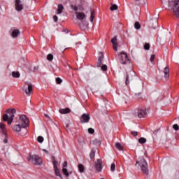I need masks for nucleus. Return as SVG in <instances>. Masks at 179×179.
<instances>
[{"label": "nucleus", "instance_id": "1", "mask_svg": "<svg viewBox=\"0 0 179 179\" xmlns=\"http://www.w3.org/2000/svg\"><path fill=\"white\" fill-rule=\"evenodd\" d=\"M169 8L173 10L176 17H178L179 19V0H173L169 1Z\"/></svg>", "mask_w": 179, "mask_h": 179}, {"label": "nucleus", "instance_id": "2", "mask_svg": "<svg viewBox=\"0 0 179 179\" xmlns=\"http://www.w3.org/2000/svg\"><path fill=\"white\" fill-rule=\"evenodd\" d=\"M136 164H139L143 173H144V174H146V176H148V174H149V169L148 168V162H146V160H145V159L142 158L139 162H137L136 163Z\"/></svg>", "mask_w": 179, "mask_h": 179}, {"label": "nucleus", "instance_id": "3", "mask_svg": "<svg viewBox=\"0 0 179 179\" xmlns=\"http://www.w3.org/2000/svg\"><path fill=\"white\" fill-rule=\"evenodd\" d=\"M16 122L20 124L22 127H24L25 128L29 127V119H27V117L24 115H21L17 120Z\"/></svg>", "mask_w": 179, "mask_h": 179}, {"label": "nucleus", "instance_id": "4", "mask_svg": "<svg viewBox=\"0 0 179 179\" xmlns=\"http://www.w3.org/2000/svg\"><path fill=\"white\" fill-rule=\"evenodd\" d=\"M118 57L120 64L124 65L125 64L129 63V58H128V55L127 53L122 52L118 53Z\"/></svg>", "mask_w": 179, "mask_h": 179}, {"label": "nucleus", "instance_id": "5", "mask_svg": "<svg viewBox=\"0 0 179 179\" xmlns=\"http://www.w3.org/2000/svg\"><path fill=\"white\" fill-rule=\"evenodd\" d=\"M28 160H31L33 164L40 166L43 163L41 158L37 155H31L28 157Z\"/></svg>", "mask_w": 179, "mask_h": 179}, {"label": "nucleus", "instance_id": "6", "mask_svg": "<svg viewBox=\"0 0 179 179\" xmlns=\"http://www.w3.org/2000/svg\"><path fill=\"white\" fill-rule=\"evenodd\" d=\"M6 113L7 114L9 115L8 125H10V124L13 122V119L15 118V114H16V109L15 108L7 109Z\"/></svg>", "mask_w": 179, "mask_h": 179}, {"label": "nucleus", "instance_id": "7", "mask_svg": "<svg viewBox=\"0 0 179 179\" xmlns=\"http://www.w3.org/2000/svg\"><path fill=\"white\" fill-rule=\"evenodd\" d=\"M134 78H135L134 71L131 70L129 73H127L125 85L128 86V85H129V82H132V80H134Z\"/></svg>", "mask_w": 179, "mask_h": 179}, {"label": "nucleus", "instance_id": "8", "mask_svg": "<svg viewBox=\"0 0 179 179\" xmlns=\"http://www.w3.org/2000/svg\"><path fill=\"white\" fill-rule=\"evenodd\" d=\"M0 129L1 132L3 134V137L4 138L3 139V143H6L8 142V134L6 133V125L5 124L0 122Z\"/></svg>", "mask_w": 179, "mask_h": 179}, {"label": "nucleus", "instance_id": "9", "mask_svg": "<svg viewBox=\"0 0 179 179\" xmlns=\"http://www.w3.org/2000/svg\"><path fill=\"white\" fill-rule=\"evenodd\" d=\"M52 164L55 176H57V177L62 178V174H61V171L59 170V169H58V161L54 160L52 162Z\"/></svg>", "mask_w": 179, "mask_h": 179}, {"label": "nucleus", "instance_id": "10", "mask_svg": "<svg viewBox=\"0 0 179 179\" xmlns=\"http://www.w3.org/2000/svg\"><path fill=\"white\" fill-rule=\"evenodd\" d=\"M94 167L98 173H101V170H103V161H101L100 159H98L95 162Z\"/></svg>", "mask_w": 179, "mask_h": 179}, {"label": "nucleus", "instance_id": "11", "mask_svg": "<svg viewBox=\"0 0 179 179\" xmlns=\"http://www.w3.org/2000/svg\"><path fill=\"white\" fill-rule=\"evenodd\" d=\"M15 8L17 12H22L23 10V3L20 0H15Z\"/></svg>", "mask_w": 179, "mask_h": 179}, {"label": "nucleus", "instance_id": "12", "mask_svg": "<svg viewBox=\"0 0 179 179\" xmlns=\"http://www.w3.org/2000/svg\"><path fill=\"white\" fill-rule=\"evenodd\" d=\"M66 167H68V162H64L63 164V169L62 172L64 176H66V177H69L71 174H72V171H68V169H66Z\"/></svg>", "mask_w": 179, "mask_h": 179}, {"label": "nucleus", "instance_id": "13", "mask_svg": "<svg viewBox=\"0 0 179 179\" xmlns=\"http://www.w3.org/2000/svg\"><path fill=\"white\" fill-rule=\"evenodd\" d=\"M137 115L138 118H145L148 115V112L146 109H138L137 110Z\"/></svg>", "mask_w": 179, "mask_h": 179}, {"label": "nucleus", "instance_id": "14", "mask_svg": "<svg viewBox=\"0 0 179 179\" xmlns=\"http://www.w3.org/2000/svg\"><path fill=\"white\" fill-rule=\"evenodd\" d=\"M90 121V115L89 114L84 113L80 117V122L83 124L87 123Z\"/></svg>", "mask_w": 179, "mask_h": 179}, {"label": "nucleus", "instance_id": "15", "mask_svg": "<svg viewBox=\"0 0 179 179\" xmlns=\"http://www.w3.org/2000/svg\"><path fill=\"white\" fill-rule=\"evenodd\" d=\"M10 36L13 38H16L20 36V31L17 29H10Z\"/></svg>", "mask_w": 179, "mask_h": 179}, {"label": "nucleus", "instance_id": "16", "mask_svg": "<svg viewBox=\"0 0 179 179\" xmlns=\"http://www.w3.org/2000/svg\"><path fill=\"white\" fill-rule=\"evenodd\" d=\"M22 128H26L24 126H22V124H19L17 122H15V124L13 127V131L14 132H20L22 131Z\"/></svg>", "mask_w": 179, "mask_h": 179}, {"label": "nucleus", "instance_id": "17", "mask_svg": "<svg viewBox=\"0 0 179 179\" xmlns=\"http://www.w3.org/2000/svg\"><path fill=\"white\" fill-rule=\"evenodd\" d=\"M22 90L24 92V93H26V94H30V93H31L33 91V86H31V85H29L27 87L24 85Z\"/></svg>", "mask_w": 179, "mask_h": 179}, {"label": "nucleus", "instance_id": "18", "mask_svg": "<svg viewBox=\"0 0 179 179\" xmlns=\"http://www.w3.org/2000/svg\"><path fill=\"white\" fill-rule=\"evenodd\" d=\"M111 43L113 45V50L115 51H117V50H118V42H117V36H115L111 39Z\"/></svg>", "mask_w": 179, "mask_h": 179}, {"label": "nucleus", "instance_id": "19", "mask_svg": "<svg viewBox=\"0 0 179 179\" xmlns=\"http://www.w3.org/2000/svg\"><path fill=\"white\" fill-rule=\"evenodd\" d=\"M76 15L78 20H83L86 17V15L84 13L76 12Z\"/></svg>", "mask_w": 179, "mask_h": 179}, {"label": "nucleus", "instance_id": "20", "mask_svg": "<svg viewBox=\"0 0 179 179\" xmlns=\"http://www.w3.org/2000/svg\"><path fill=\"white\" fill-rule=\"evenodd\" d=\"M164 73L165 79H169L170 76V69L169 66H166L164 69Z\"/></svg>", "mask_w": 179, "mask_h": 179}, {"label": "nucleus", "instance_id": "21", "mask_svg": "<svg viewBox=\"0 0 179 179\" xmlns=\"http://www.w3.org/2000/svg\"><path fill=\"white\" fill-rule=\"evenodd\" d=\"M103 59H104V55H103V52H99V57L98 59V64L101 65V64H103Z\"/></svg>", "mask_w": 179, "mask_h": 179}, {"label": "nucleus", "instance_id": "22", "mask_svg": "<svg viewBox=\"0 0 179 179\" xmlns=\"http://www.w3.org/2000/svg\"><path fill=\"white\" fill-rule=\"evenodd\" d=\"M59 112L60 113V114H69V113H71V109H69V108L59 109Z\"/></svg>", "mask_w": 179, "mask_h": 179}, {"label": "nucleus", "instance_id": "23", "mask_svg": "<svg viewBox=\"0 0 179 179\" xmlns=\"http://www.w3.org/2000/svg\"><path fill=\"white\" fill-rule=\"evenodd\" d=\"M96 152H97V148H93L90 152V157L91 159H93V158L96 156Z\"/></svg>", "mask_w": 179, "mask_h": 179}, {"label": "nucleus", "instance_id": "24", "mask_svg": "<svg viewBox=\"0 0 179 179\" xmlns=\"http://www.w3.org/2000/svg\"><path fill=\"white\" fill-rule=\"evenodd\" d=\"M62 10H64V6H62V4H59L57 8V15H61V13H62Z\"/></svg>", "mask_w": 179, "mask_h": 179}, {"label": "nucleus", "instance_id": "25", "mask_svg": "<svg viewBox=\"0 0 179 179\" xmlns=\"http://www.w3.org/2000/svg\"><path fill=\"white\" fill-rule=\"evenodd\" d=\"M12 76L13 78H20V73H19V71H13L12 72Z\"/></svg>", "mask_w": 179, "mask_h": 179}, {"label": "nucleus", "instance_id": "26", "mask_svg": "<svg viewBox=\"0 0 179 179\" xmlns=\"http://www.w3.org/2000/svg\"><path fill=\"white\" fill-rule=\"evenodd\" d=\"M90 20L91 23H93L94 20V11H91V15L90 17Z\"/></svg>", "mask_w": 179, "mask_h": 179}, {"label": "nucleus", "instance_id": "27", "mask_svg": "<svg viewBox=\"0 0 179 179\" xmlns=\"http://www.w3.org/2000/svg\"><path fill=\"white\" fill-rule=\"evenodd\" d=\"M3 120L5 121V122H7V124H8L9 115L8 114H4L3 115Z\"/></svg>", "mask_w": 179, "mask_h": 179}, {"label": "nucleus", "instance_id": "28", "mask_svg": "<svg viewBox=\"0 0 179 179\" xmlns=\"http://www.w3.org/2000/svg\"><path fill=\"white\" fill-rule=\"evenodd\" d=\"M78 170H79L80 173H83L85 171V166H83V164H79Z\"/></svg>", "mask_w": 179, "mask_h": 179}, {"label": "nucleus", "instance_id": "29", "mask_svg": "<svg viewBox=\"0 0 179 179\" xmlns=\"http://www.w3.org/2000/svg\"><path fill=\"white\" fill-rule=\"evenodd\" d=\"M78 143H80V145L85 144V138L83 137H79L78 139Z\"/></svg>", "mask_w": 179, "mask_h": 179}, {"label": "nucleus", "instance_id": "30", "mask_svg": "<svg viewBox=\"0 0 179 179\" xmlns=\"http://www.w3.org/2000/svg\"><path fill=\"white\" fill-rule=\"evenodd\" d=\"M115 147L117 150H123L122 145H121V143H116Z\"/></svg>", "mask_w": 179, "mask_h": 179}, {"label": "nucleus", "instance_id": "31", "mask_svg": "<svg viewBox=\"0 0 179 179\" xmlns=\"http://www.w3.org/2000/svg\"><path fill=\"white\" fill-rule=\"evenodd\" d=\"M134 29H136V30H139V29H141V23L136 22L134 23Z\"/></svg>", "mask_w": 179, "mask_h": 179}, {"label": "nucleus", "instance_id": "32", "mask_svg": "<svg viewBox=\"0 0 179 179\" xmlns=\"http://www.w3.org/2000/svg\"><path fill=\"white\" fill-rule=\"evenodd\" d=\"M138 142L141 144L146 143V138L141 137L138 139Z\"/></svg>", "mask_w": 179, "mask_h": 179}, {"label": "nucleus", "instance_id": "33", "mask_svg": "<svg viewBox=\"0 0 179 179\" xmlns=\"http://www.w3.org/2000/svg\"><path fill=\"white\" fill-rule=\"evenodd\" d=\"M47 59L48 61H52V59H54V55H52V54L48 55Z\"/></svg>", "mask_w": 179, "mask_h": 179}, {"label": "nucleus", "instance_id": "34", "mask_svg": "<svg viewBox=\"0 0 179 179\" xmlns=\"http://www.w3.org/2000/svg\"><path fill=\"white\" fill-rule=\"evenodd\" d=\"M37 141L39 143H43L44 142V138L43 136H38Z\"/></svg>", "mask_w": 179, "mask_h": 179}, {"label": "nucleus", "instance_id": "35", "mask_svg": "<svg viewBox=\"0 0 179 179\" xmlns=\"http://www.w3.org/2000/svg\"><path fill=\"white\" fill-rule=\"evenodd\" d=\"M118 9V6L113 4L110 7V10H117Z\"/></svg>", "mask_w": 179, "mask_h": 179}, {"label": "nucleus", "instance_id": "36", "mask_svg": "<svg viewBox=\"0 0 179 179\" xmlns=\"http://www.w3.org/2000/svg\"><path fill=\"white\" fill-rule=\"evenodd\" d=\"M110 170H111V171H115V163L111 164Z\"/></svg>", "mask_w": 179, "mask_h": 179}, {"label": "nucleus", "instance_id": "37", "mask_svg": "<svg viewBox=\"0 0 179 179\" xmlns=\"http://www.w3.org/2000/svg\"><path fill=\"white\" fill-rule=\"evenodd\" d=\"M56 82H57V85H61V83H62V80L59 78H57Z\"/></svg>", "mask_w": 179, "mask_h": 179}, {"label": "nucleus", "instance_id": "38", "mask_svg": "<svg viewBox=\"0 0 179 179\" xmlns=\"http://www.w3.org/2000/svg\"><path fill=\"white\" fill-rule=\"evenodd\" d=\"M71 8L75 10L76 12L77 10H79V7L78 6H71Z\"/></svg>", "mask_w": 179, "mask_h": 179}, {"label": "nucleus", "instance_id": "39", "mask_svg": "<svg viewBox=\"0 0 179 179\" xmlns=\"http://www.w3.org/2000/svg\"><path fill=\"white\" fill-rule=\"evenodd\" d=\"M144 48L145 50H149L150 48V45H149V43H145L144 45Z\"/></svg>", "mask_w": 179, "mask_h": 179}, {"label": "nucleus", "instance_id": "40", "mask_svg": "<svg viewBox=\"0 0 179 179\" xmlns=\"http://www.w3.org/2000/svg\"><path fill=\"white\" fill-rule=\"evenodd\" d=\"M173 129H175V131H178V129H179L178 124H174L173 126Z\"/></svg>", "mask_w": 179, "mask_h": 179}, {"label": "nucleus", "instance_id": "41", "mask_svg": "<svg viewBox=\"0 0 179 179\" xmlns=\"http://www.w3.org/2000/svg\"><path fill=\"white\" fill-rule=\"evenodd\" d=\"M155 55H152L151 57H150V61L151 62H153L155 61Z\"/></svg>", "mask_w": 179, "mask_h": 179}, {"label": "nucleus", "instance_id": "42", "mask_svg": "<svg viewBox=\"0 0 179 179\" xmlns=\"http://www.w3.org/2000/svg\"><path fill=\"white\" fill-rule=\"evenodd\" d=\"M102 71H107V65L104 64L101 66Z\"/></svg>", "mask_w": 179, "mask_h": 179}, {"label": "nucleus", "instance_id": "43", "mask_svg": "<svg viewBox=\"0 0 179 179\" xmlns=\"http://www.w3.org/2000/svg\"><path fill=\"white\" fill-rule=\"evenodd\" d=\"M89 134H94V129L90 128L88 129Z\"/></svg>", "mask_w": 179, "mask_h": 179}, {"label": "nucleus", "instance_id": "44", "mask_svg": "<svg viewBox=\"0 0 179 179\" xmlns=\"http://www.w3.org/2000/svg\"><path fill=\"white\" fill-rule=\"evenodd\" d=\"M131 134L133 135V136H138V131H131Z\"/></svg>", "mask_w": 179, "mask_h": 179}, {"label": "nucleus", "instance_id": "45", "mask_svg": "<svg viewBox=\"0 0 179 179\" xmlns=\"http://www.w3.org/2000/svg\"><path fill=\"white\" fill-rule=\"evenodd\" d=\"M53 20H54V22H55V23H57V22H58V17L57 15H54Z\"/></svg>", "mask_w": 179, "mask_h": 179}, {"label": "nucleus", "instance_id": "46", "mask_svg": "<svg viewBox=\"0 0 179 179\" xmlns=\"http://www.w3.org/2000/svg\"><path fill=\"white\" fill-rule=\"evenodd\" d=\"M43 151L45 152V153L48 154V151H47V150L43 149Z\"/></svg>", "mask_w": 179, "mask_h": 179}, {"label": "nucleus", "instance_id": "47", "mask_svg": "<svg viewBox=\"0 0 179 179\" xmlns=\"http://www.w3.org/2000/svg\"><path fill=\"white\" fill-rule=\"evenodd\" d=\"M155 24L156 26H157V21H155Z\"/></svg>", "mask_w": 179, "mask_h": 179}, {"label": "nucleus", "instance_id": "48", "mask_svg": "<svg viewBox=\"0 0 179 179\" xmlns=\"http://www.w3.org/2000/svg\"><path fill=\"white\" fill-rule=\"evenodd\" d=\"M101 179H104V178H101Z\"/></svg>", "mask_w": 179, "mask_h": 179}]
</instances>
